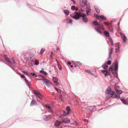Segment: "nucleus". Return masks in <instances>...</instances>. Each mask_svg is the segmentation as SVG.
<instances>
[{
  "label": "nucleus",
  "instance_id": "obj_1",
  "mask_svg": "<svg viewBox=\"0 0 128 128\" xmlns=\"http://www.w3.org/2000/svg\"><path fill=\"white\" fill-rule=\"evenodd\" d=\"M74 13L76 14L73 16V18L77 20H78L80 17H82L83 21L85 23L88 22V18L85 14L76 12H75Z\"/></svg>",
  "mask_w": 128,
  "mask_h": 128
},
{
  "label": "nucleus",
  "instance_id": "obj_2",
  "mask_svg": "<svg viewBox=\"0 0 128 128\" xmlns=\"http://www.w3.org/2000/svg\"><path fill=\"white\" fill-rule=\"evenodd\" d=\"M118 62L117 60L115 61L113 66H111L109 68L110 71H111L114 76L117 78V75L116 72V70H117L118 68Z\"/></svg>",
  "mask_w": 128,
  "mask_h": 128
},
{
  "label": "nucleus",
  "instance_id": "obj_3",
  "mask_svg": "<svg viewBox=\"0 0 128 128\" xmlns=\"http://www.w3.org/2000/svg\"><path fill=\"white\" fill-rule=\"evenodd\" d=\"M106 93L108 94L106 98H107V100H108L113 96L115 94V92L114 91H112L110 88V87H108L106 89Z\"/></svg>",
  "mask_w": 128,
  "mask_h": 128
},
{
  "label": "nucleus",
  "instance_id": "obj_4",
  "mask_svg": "<svg viewBox=\"0 0 128 128\" xmlns=\"http://www.w3.org/2000/svg\"><path fill=\"white\" fill-rule=\"evenodd\" d=\"M4 59L6 61L10 63L13 66H15V62L13 58H8L7 56L6 55H4Z\"/></svg>",
  "mask_w": 128,
  "mask_h": 128
},
{
  "label": "nucleus",
  "instance_id": "obj_5",
  "mask_svg": "<svg viewBox=\"0 0 128 128\" xmlns=\"http://www.w3.org/2000/svg\"><path fill=\"white\" fill-rule=\"evenodd\" d=\"M42 80L45 84L48 87H50L52 84L50 81L45 78H43Z\"/></svg>",
  "mask_w": 128,
  "mask_h": 128
},
{
  "label": "nucleus",
  "instance_id": "obj_6",
  "mask_svg": "<svg viewBox=\"0 0 128 128\" xmlns=\"http://www.w3.org/2000/svg\"><path fill=\"white\" fill-rule=\"evenodd\" d=\"M92 22L94 26H98L100 29L103 30H104V28L102 24H98L96 21H94Z\"/></svg>",
  "mask_w": 128,
  "mask_h": 128
},
{
  "label": "nucleus",
  "instance_id": "obj_7",
  "mask_svg": "<svg viewBox=\"0 0 128 128\" xmlns=\"http://www.w3.org/2000/svg\"><path fill=\"white\" fill-rule=\"evenodd\" d=\"M94 16L96 18L100 20H106V18L103 15L99 16L98 14H96V15L95 14Z\"/></svg>",
  "mask_w": 128,
  "mask_h": 128
},
{
  "label": "nucleus",
  "instance_id": "obj_8",
  "mask_svg": "<svg viewBox=\"0 0 128 128\" xmlns=\"http://www.w3.org/2000/svg\"><path fill=\"white\" fill-rule=\"evenodd\" d=\"M80 4L82 6L86 5L87 3V0H79Z\"/></svg>",
  "mask_w": 128,
  "mask_h": 128
},
{
  "label": "nucleus",
  "instance_id": "obj_9",
  "mask_svg": "<svg viewBox=\"0 0 128 128\" xmlns=\"http://www.w3.org/2000/svg\"><path fill=\"white\" fill-rule=\"evenodd\" d=\"M111 63V61L110 60L108 61L107 62H106L102 66L104 69H106L107 68L108 66V65H110Z\"/></svg>",
  "mask_w": 128,
  "mask_h": 128
},
{
  "label": "nucleus",
  "instance_id": "obj_10",
  "mask_svg": "<svg viewBox=\"0 0 128 128\" xmlns=\"http://www.w3.org/2000/svg\"><path fill=\"white\" fill-rule=\"evenodd\" d=\"M91 9L90 6H87L86 9V13L88 15L90 14Z\"/></svg>",
  "mask_w": 128,
  "mask_h": 128
},
{
  "label": "nucleus",
  "instance_id": "obj_11",
  "mask_svg": "<svg viewBox=\"0 0 128 128\" xmlns=\"http://www.w3.org/2000/svg\"><path fill=\"white\" fill-rule=\"evenodd\" d=\"M52 118V116L50 115L45 116L44 115L43 116V119L45 120H50Z\"/></svg>",
  "mask_w": 128,
  "mask_h": 128
},
{
  "label": "nucleus",
  "instance_id": "obj_12",
  "mask_svg": "<svg viewBox=\"0 0 128 128\" xmlns=\"http://www.w3.org/2000/svg\"><path fill=\"white\" fill-rule=\"evenodd\" d=\"M72 62L75 64L74 67L76 68L77 66H79L81 65L82 64V63L79 62H75L74 61H72Z\"/></svg>",
  "mask_w": 128,
  "mask_h": 128
},
{
  "label": "nucleus",
  "instance_id": "obj_13",
  "mask_svg": "<svg viewBox=\"0 0 128 128\" xmlns=\"http://www.w3.org/2000/svg\"><path fill=\"white\" fill-rule=\"evenodd\" d=\"M53 80L56 85L58 86L59 84L58 82V79L56 77H54L52 78Z\"/></svg>",
  "mask_w": 128,
  "mask_h": 128
},
{
  "label": "nucleus",
  "instance_id": "obj_14",
  "mask_svg": "<svg viewBox=\"0 0 128 128\" xmlns=\"http://www.w3.org/2000/svg\"><path fill=\"white\" fill-rule=\"evenodd\" d=\"M70 121V120L68 118H66L62 120V122L65 124L68 123Z\"/></svg>",
  "mask_w": 128,
  "mask_h": 128
},
{
  "label": "nucleus",
  "instance_id": "obj_15",
  "mask_svg": "<svg viewBox=\"0 0 128 128\" xmlns=\"http://www.w3.org/2000/svg\"><path fill=\"white\" fill-rule=\"evenodd\" d=\"M121 38L123 40L124 42L126 43L127 41V38L125 34H123V36H121Z\"/></svg>",
  "mask_w": 128,
  "mask_h": 128
},
{
  "label": "nucleus",
  "instance_id": "obj_16",
  "mask_svg": "<svg viewBox=\"0 0 128 128\" xmlns=\"http://www.w3.org/2000/svg\"><path fill=\"white\" fill-rule=\"evenodd\" d=\"M101 72L104 74L105 76L106 77V76L107 75L109 74L107 70L106 69L102 70Z\"/></svg>",
  "mask_w": 128,
  "mask_h": 128
},
{
  "label": "nucleus",
  "instance_id": "obj_17",
  "mask_svg": "<svg viewBox=\"0 0 128 128\" xmlns=\"http://www.w3.org/2000/svg\"><path fill=\"white\" fill-rule=\"evenodd\" d=\"M33 92L36 97H38L41 94L38 91L34 90Z\"/></svg>",
  "mask_w": 128,
  "mask_h": 128
},
{
  "label": "nucleus",
  "instance_id": "obj_18",
  "mask_svg": "<svg viewBox=\"0 0 128 128\" xmlns=\"http://www.w3.org/2000/svg\"><path fill=\"white\" fill-rule=\"evenodd\" d=\"M45 106L48 109V111L50 112H51L52 114L53 113L52 109L50 106L47 105H45Z\"/></svg>",
  "mask_w": 128,
  "mask_h": 128
},
{
  "label": "nucleus",
  "instance_id": "obj_19",
  "mask_svg": "<svg viewBox=\"0 0 128 128\" xmlns=\"http://www.w3.org/2000/svg\"><path fill=\"white\" fill-rule=\"evenodd\" d=\"M62 123V122L57 120L55 122L54 124V126H58L61 124V123Z\"/></svg>",
  "mask_w": 128,
  "mask_h": 128
},
{
  "label": "nucleus",
  "instance_id": "obj_20",
  "mask_svg": "<svg viewBox=\"0 0 128 128\" xmlns=\"http://www.w3.org/2000/svg\"><path fill=\"white\" fill-rule=\"evenodd\" d=\"M37 103L35 100H33V98L32 99V100L31 102L30 105L31 106H32L35 105H36Z\"/></svg>",
  "mask_w": 128,
  "mask_h": 128
},
{
  "label": "nucleus",
  "instance_id": "obj_21",
  "mask_svg": "<svg viewBox=\"0 0 128 128\" xmlns=\"http://www.w3.org/2000/svg\"><path fill=\"white\" fill-rule=\"evenodd\" d=\"M115 50L116 52H117L119 51V43L117 44L116 46Z\"/></svg>",
  "mask_w": 128,
  "mask_h": 128
},
{
  "label": "nucleus",
  "instance_id": "obj_22",
  "mask_svg": "<svg viewBox=\"0 0 128 128\" xmlns=\"http://www.w3.org/2000/svg\"><path fill=\"white\" fill-rule=\"evenodd\" d=\"M113 51V49L112 48H110V49L109 50V58H111L110 55L112 54Z\"/></svg>",
  "mask_w": 128,
  "mask_h": 128
},
{
  "label": "nucleus",
  "instance_id": "obj_23",
  "mask_svg": "<svg viewBox=\"0 0 128 128\" xmlns=\"http://www.w3.org/2000/svg\"><path fill=\"white\" fill-rule=\"evenodd\" d=\"M63 112L64 113V114H61L59 118H62L63 117L65 116L66 115L68 114H66V112L65 111H63Z\"/></svg>",
  "mask_w": 128,
  "mask_h": 128
},
{
  "label": "nucleus",
  "instance_id": "obj_24",
  "mask_svg": "<svg viewBox=\"0 0 128 128\" xmlns=\"http://www.w3.org/2000/svg\"><path fill=\"white\" fill-rule=\"evenodd\" d=\"M95 29L97 32L100 33V34H102V32L101 30H98V28L97 26H96L95 27Z\"/></svg>",
  "mask_w": 128,
  "mask_h": 128
},
{
  "label": "nucleus",
  "instance_id": "obj_25",
  "mask_svg": "<svg viewBox=\"0 0 128 128\" xmlns=\"http://www.w3.org/2000/svg\"><path fill=\"white\" fill-rule=\"evenodd\" d=\"M70 108L69 106L67 107L66 108V110L67 111V112H66V114H69L71 113V112H70Z\"/></svg>",
  "mask_w": 128,
  "mask_h": 128
},
{
  "label": "nucleus",
  "instance_id": "obj_26",
  "mask_svg": "<svg viewBox=\"0 0 128 128\" xmlns=\"http://www.w3.org/2000/svg\"><path fill=\"white\" fill-rule=\"evenodd\" d=\"M104 34L106 35V36L107 37H109L110 36V35L109 34V33L106 30H105L104 32Z\"/></svg>",
  "mask_w": 128,
  "mask_h": 128
},
{
  "label": "nucleus",
  "instance_id": "obj_27",
  "mask_svg": "<svg viewBox=\"0 0 128 128\" xmlns=\"http://www.w3.org/2000/svg\"><path fill=\"white\" fill-rule=\"evenodd\" d=\"M94 8L95 10L96 11V12L99 14L100 12V10L99 9H98L97 6H94Z\"/></svg>",
  "mask_w": 128,
  "mask_h": 128
},
{
  "label": "nucleus",
  "instance_id": "obj_28",
  "mask_svg": "<svg viewBox=\"0 0 128 128\" xmlns=\"http://www.w3.org/2000/svg\"><path fill=\"white\" fill-rule=\"evenodd\" d=\"M64 12L65 15H68L69 13V11L67 10H64Z\"/></svg>",
  "mask_w": 128,
  "mask_h": 128
},
{
  "label": "nucleus",
  "instance_id": "obj_29",
  "mask_svg": "<svg viewBox=\"0 0 128 128\" xmlns=\"http://www.w3.org/2000/svg\"><path fill=\"white\" fill-rule=\"evenodd\" d=\"M45 49L44 48H42L40 51V54L42 55L44 52L45 51Z\"/></svg>",
  "mask_w": 128,
  "mask_h": 128
},
{
  "label": "nucleus",
  "instance_id": "obj_30",
  "mask_svg": "<svg viewBox=\"0 0 128 128\" xmlns=\"http://www.w3.org/2000/svg\"><path fill=\"white\" fill-rule=\"evenodd\" d=\"M71 8L73 10H76V11H77L78 10V8H76L74 6H72Z\"/></svg>",
  "mask_w": 128,
  "mask_h": 128
},
{
  "label": "nucleus",
  "instance_id": "obj_31",
  "mask_svg": "<svg viewBox=\"0 0 128 128\" xmlns=\"http://www.w3.org/2000/svg\"><path fill=\"white\" fill-rule=\"evenodd\" d=\"M121 101L122 102L125 104H126V102L125 100L124 99V98H121Z\"/></svg>",
  "mask_w": 128,
  "mask_h": 128
},
{
  "label": "nucleus",
  "instance_id": "obj_32",
  "mask_svg": "<svg viewBox=\"0 0 128 128\" xmlns=\"http://www.w3.org/2000/svg\"><path fill=\"white\" fill-rule=\"evenodd\" d=\"M40 72L41 73L43 74L44 75H47L48 74L46 72L44 71L43 70H40Z\"/></svg>",
  "mask_w": 128,
  "mask_h": 128
},
{
  "label": "nucleus",
  "instance_id": "obj_33",
  "mask_svg": "<svg viewBox=\"0 0 128 128\" xmlns=\"http://www.w3.org/2000/svg\"><path fill=\"white\" fill-rule=\"evenodd\" d=\"M114 96H115V97H114V98H116L117 99H119L120 98V95L118 94H115Z\"/></svg>",
  "mask_w": 128,
  "mask_h": 128
},
{
  "label": "nucleus",
  "instance_id": "obj_34",
  "mask_svg": "<svg viewBox=\"0 0 128 128\" xmlns=\"http://www.w3.org/2000/svg\"><path fill=\"white\" fill-rule=\"evenodd\" d=\"M92 106H89L87 108L88 110L89 111H92L93 110H92Z\"/></svg>",
  "mask_w": 128,
  "mask_h": 128
},
{
  "label": "nucleus",
  "instance_id": "obj_35",
  "mask_svg": "<svg viewBox=\"0 0 128 128\" xmlns=\"http://www.w3.org/2000/svg\"><path fill=\"white\" fill-rule=\"evenodd\" d=\"M118 94H121L123 92L121 90H118L116 92Z\"/></svg>",
  "mask_w": 128,
  "mask_h": 128
},
{
  "label": "nucleus",
  "instance_id": "obj_36",
  "mask_svg": "<svg viewBox=\"0 0 128 128\" xmlns=\"http://www.w3.org/2000/svg\"><path fill=\"white\" fill-rule=\"evenodd\" d=\"M54 88L59 93V94H60V93H61V91L60 90L58 89V88H56V87H54Z\"/></svg>",
  "mask_w": 128,
  "mask_h": 128
},
{
  "label": "nucleus",
  "instance_id": "obj_37",
  "mask_svg": "<svg viewBox=\"0 0 128 128\" xmlns=\"http://www.w3.org/2000/svg\"><path fill=\"white\" fill-rule=\"evenodd\" d=\"M38 97L41 100L43 99V96L41 94Z\"/></svg>",
  "mask_w": 128,
  "mask_h": 128
},
{
  "label": "nucleus",
  "instance_id": "obj_38",
  "mask_svg": "<svg viewBox=\"0 0 128 128\" xmlns=\"http://www.w3.org/2000/svg\"><path fill=\"white\" fill-rule=\"evenodd\" d=\"M85 72L87 73H88V74H93L91 73V71L88 70H86L85 71Z\"/></svg>",
  "mask_w": 128,
  "mask_h": 128
},
{
  "label": "nucleus",
  "instance_id": "obj_39",
  "mask_svg": "<svg viewBox=\"0 0 128 128\" xmlns=\"http://www.w3.org/2000/svg\"><path fill=\"white\" fill-rule=\"evenodd\" d=\"M39 64V62L37 60H35V62L34 64L36 65H38Z\"/></svg>",
  "mask_w": 128,
  "mask_h": 128
},
{
  "label": "nucleus",
  "instance_id": "obj_40",
  "mask_svg": "<svg viewBox=\"0 0 128 128\" xmlns=\"http://www.w3.org/2000/svg\"><path fill=\"white\" fill-rule=\"evenodd\" d=\"M30 74L32 75L33 76H35L36 77H37V75L35 74L34 73H30Z\"/></svg>",
  "mask_w": 128,
  "mask_h": 128
},
{
  "label": "nucleus",
  "instance_id": "obj_41",
  "mask_svg": "<svg viewBox=\"0 0 128 128\" xmlns=\"http://www.w3.org/2000/svg\"><path fill=\"white\" fill-rule=\"evenodd\" d=\"M56 60V62H57V65H58V68L59 69H61V68H62V67H61V66H60L58 64V61L57 60Z\"/></svg>",
  "mask_w": 128,
  "mask_h": 128
},
{
  "label": "nucleus",
  "instance_id": "obj_42",
  "mask_svg": "<svg viewBox=\"0 0 128 128\" xmlns=\"http://www.w3.org/2000/svg\"><path fill=\"white\" fill-rule=\"evenodd\" d=\"M24 79L25 82L26 83L28 84L29 85V82L26 80V78H25Z\"/></svg>",
  "mask_w": 128,
  "mask_h": 128
},
{
  "label": "nucleus",
  "instance_id": "obj_43",
  "mask_svg": "<svg viewBox=\"0 0 128 128\" xmlns=\"http://www.w3.org/2000/svg\"><path fill=\"white\" fill-rule=\"evenodd\" d=\"M108 29L111 32H113V29H112V28L111 27H109Z\"/></svg>",
  "mask_w": 128,
  "mask_h": 128
},
{
  "label": "nucleus",
  "instance_id": "obj_44",
  "mask_svg": "<svg viewBox=\"0 0 128 128\" xmlns=\"http://www.w3.org/2000/svg\"><path fill=\"white\" fill-rule=\"evenodd\" d=\"M20 77L21 78H23L25 79L26 78V77L25 76H24L22 74H20Z\"/></svg>",
  "mask_w": 128,
  "mask_h": 128
},
{
  "label": "nucleus",
  "instance_id": "obj_45",
  "mask_svg": "<svg viewBox=\"0 0 128 128\" xmlns=\"http://www.w3.org/2000/svg\"><path fill=\"white\" fill-rule=\"evenodd\" d=\"M24 73H25L28 76H30V75H29V74L27 72H25V71H22Z\"/></svg>",
  "mask_w": 128,
  "mask_h": 128
},
{
  "label": "nucleus",
  "instance_id": "obj_46",
  "mask_svg": "<svg viewBox=\"0 0 128 128\" xmlns=\"http://www.w3.org/2000/svg\"><path fill=\"white\" fill-rule=\"evenodd\" d=\"M62 95H60V98L61 99V100L63 101V102H64V100H63L62 99Z\"/></svg>",
  "mask_w": 128,
  "mask_h": 128
},
{
  "label": "nucleus",
  "instance_id": "obj_47",
  "mask_svg": "<svg viewBox=\"0 0 128 128\" xmlns=\"http://www.w3.org/2000/svg\"><path fill=\"white\" fill-rule=\"evenodd\" d=\"M104 24L107 26L110 23L108 22H104Z\"/></svg>",
  "mask_w": 128,
  "mask_h": 128
},
{
  "label": "nucleus",
  "instance_id": "obj_48",
  "mask_svg": "<svg viewBox=\"0 0 128 128\" xmlns=\"http://www.w3.org/2000/svg\"><path fill=\"white\" fill-rule=\"evenodd\" d=\"M118 87V86L116 87V86H115L114 87V89L116 90V92L118 90V89L117 88Z\"/></svg>",
  "mask_w": 128,
  "mask_h": 128
},
{
  "label": "nucleus",
  "instance_id": "obj_49",
  "mask_svg": "<svg viewBox=\"0 0 128 128\" xmlns=\"http://www.w3.org/2000/svg\"><path fill=\"white\" fill-rule=\"evenodd\" d=\"M109 39L110 42H113L112 39L111 38H109Z\"/></svg>",
  "mask_w": 128,
  "mask_h": 128
},
{
  "label": "nucleus",
  "instance_id": "obj_50",
  "mask_svg": "<svg viewBox=\"0 0 128 128\" xmlns=\"http://www.w3.org/2000/svg\"><path fill=\"white\" fill-rule=\"evenodd\" d=\"M72 20L70 19L69 20V22L70 24H72Z\"/></svg>",
  "mask_w": 128,
  "mask_h": 128
},
{
  "label": "nucleus",
  "instance_id": "obj_51",
  "mask_svg": "<svg viewBox=\"0 0 128 128\" xmlns=\"http://www.w3.org/2000/svg\"><path fill=\"white\" fill-rule=\"evenodd\" d=\"M80 11L81 12H84V10L83 9H80Z\"/></svg>",
  "mask_w": 128,
  "mask_h": 128
},
{
  "label": "nucleus",
  "instance_id": "obj_52",
  "mask_svg": "<svg viewBox=\"0 0 128 128\" xmlns=\"http://www.w3.org/2000/svg\"><path fill=\"white\" fill-rule=\"evenodd\" d=\"M71 1H72L74 4H75L76 3V2L74 0H70Z\"/></svg>",
  "mask_w": 128,
  "mask_h": 128
},
{
  "label": "nucleus",
  "instance_id": "obj_53",
  "mask_svg": "<svg viewBox=\"0 0 128 128\" xmlns=\"http://www.w3.org/2000/svg\"><path fill=\"white\" fill-rule=\"evenodd\" d=\"M120 34L121 36H123V34H123L121 32H120Z\"/></svg>",
  "mask_w": 128,
  "mask_h": 128
},
{
  "label": "nucleus",
  "instance_id": "obj_54",
  "mask_svg": "<svg viewBox=\"0 0 128 128\" xmlns=\"http://www.w3.org/2000/svg\"><path fill=\"white\" fill-rule=\"evenodd\" d=\"M67 64H68L70 65L71 64V63L70 62H68Z\"/></svg>",
  "mask_w": 128,
  "mask_h": 128
},
{
  "label": "nucleus",
  "instance_id": "obj_55",
  "mask_svg": "<svg viewBox=\"0 0 128 128\" xmlns=\"http://www.w3.org/2000/svg\"><path fill=\"white\" fill-rule=\"evenodd\" d=\"M56 50H59L60 49L58 47H57Z\"/></svg>",
  "mask_w": 128,
  "mask_h": 128
},
{
  "label": "nucleus",
  "instance_id": "obj_56",
  "mask_svg": "<svg viewBox=\"0 0 128 128\" xmlns=\"http://www.w3.org/2000/svg\"><path fill=\"white\" fill-rule=\"evenodd\" d=\"M84 121L85 122H87V120H84Z\"/></svg>",
  "mask_w": 128,
  "mask_h": 128
},
{
  "label": "nucleus",
  "instance_id": "obj_57",
  "mask_svg": "<svg viewBox=\"0 0 128 128\" xmlns=\"http://www.w3.org/2000/svg\"><path fill=\"white\" fill-rule=\"evenodd\" d=\"M40 76L42 77V78H45V77H44V76H42V75H40Z\"/></svg>",
  "mask_w": 128,
  "mask_h": 128
},
{
  "label": "nucleus",
  "instance_id": "obj_58",
  "mask_svg": "<svg viewBox=\"0 0 128 128\" xmlns=\"http://www.w3.org/2000/svg\"><path fill=\"white\" fill-rule=\"evenodd\" d=\"M43 79H37V80H42Z\"/></svg>",
  "mask_w": 128,
  "mask_h": 128
},
{
  "label": "nucleus",
  "instance_id": "obj_59",
  "mask_svg": "<svg viewBox=\"0 0 128 128\" xmlns=\"http://www.w3.org/2000/svg\"><path fill=\"white\" fill-rule=\"evenodd\" d=\"M111 44L112 45H113V42H110Z\"/></svg>",
  "mask_w": 128,
  "mask_h": 128
},
{
  "label": "nucleus",
  "instance_id": "obj_60",
  "mask_svg": "<svg viewBox=\"0 0 128 128\" xmlns=\"http://www.w3.org/2000/svg\"><path fill=\"white\" fill-rule=\"evenodd\" d=\"M70 66V67H71V68H72V67H73V65H71Z\"/></svg>",
  "mask_w": 128,
  "mask_h": 128
},
{
  "label": "nucleus",
  "instance_id": "obj_61",
  "mask_svg": "<svg viewBox=\"0 0 128 128\" xmlns=\"http://www.w3.org/2000/svg\"><path fill=\"white\" fill-rule=\"evenodd\" d=\"M18 74H20H20H20V72H18Z\"/></svg>",
  "mask_w": 128,
  "mask_h": 128
},
{
  "label": "nucleus",
  "instance_id": "obj_62",
  "mask_svg": "<svg viewBox=\"0 0 128 128\" xmlns=\"http://www.w3.org/2000/svg\"><path fill=\"white\" fill-rule=\"evenodd\" d=\"M44 110L45 111H44V112H45V113H44V114H45L46 112V111L45 110Z\"/></svg>",
  "mask_w": 128,
  "mask_h": 128
},
{
  "label": "nucleus",
  "instance_id": "obj_63",
  "mask_svg": "<svg viewBox=\"0 0 128 128\" xmlns=\"http://www.w3.org/2000/svg\"><path fill=\"white\" fill-rule=\"evenodd\" d=\"M50 56L51 57V59H52V55H51V56Z\"/></svg>",
  "mask_w": 128,
  "mask_h": 128
},
{
  "label": "nucleus",
  "instance_id": "obj_64",
  "mask_svg": "<svg viewBox=\"0 0 128 128\" xmlns=\"http://www.w3.org/2000/svg\"><path fill=\"white\" fill-rule=\"evenodd\" d=\"M51 54L52 55V52H51Z\"/></svg>",
  "mask_w": 128,
  "mask_h": 128
}]
</instances>
